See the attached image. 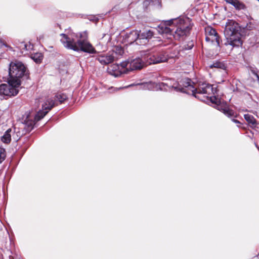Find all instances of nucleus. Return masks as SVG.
Here are the masks:
<instances>
[{
  "instance_id": "obj_1",
  "label": "nucleus",
  "mask_w": 259,
  "mask_h": 259,
  "mask_svg": "<svg viewBox=\"0 0 259 259\" xmlns=\"http://www.w3.org/2000/svg\"><path fill=\"white\" fill-rule=\"evenodd\" d=\"M183 22L179 19H170L160 24L157 30L167 38H171L172 36L176 39H180L186 36L190 30L189 26L182 25Z\"/></svg>"
},
{
  "instance_id": "obj_2",
  "label": "nucleus",
  "mask_w": 259,
  "mask_h": 259,
  "mask_svg": "<svg viewBox=\"0 0 259 259\" xmlns=\"http://www.w3.org/2000/svg\"><path fill=\"white\" fill-rule=\"evenodd\" d=\"M60 36L62 37L60 39L61 42L65 48L68 49L76 52L82 51L89 54H94L96 52L94 48L87 40L79 39L75 41L74 38V34L61 33Z\"/></svg>"
},
{
  "instance_id": "obj_3",
  "label": "nucleus",
  "mask_w": 259,
  "mask_h": 259,
  "mask_svg": "<svg viewBox=\"0 0 259 259\" xmlns=\"http://www.w3.org/2000/svg\"><path fill=\"white\" fill-rule=\"evenodd\" d=\"M241 28L239 24L233 20H228L226 22L224 35L227 39L225 45L238 47L241 44Z\"/></svg>"
},
{
  "instance_id": "obj_4",
  "label": "nucleus",
  "mask_w": 259,
  "mask_h": 259,
  "mask_svg": "<svg viewBox=\"0 0 259 259\" xmlns=\"http://www.w3.org/2000/svg\"><path fill=\"white\" fill-rule=\"evenodd\" d=\"M144 59L147 64H158L168 61L167 53L159 48H153L144 52Z\"/></svg>"
},
{
  "instance_id": "obj_5",
  "label": "nucleus",
  "mask_w": 259,
  "mask_h": 259,
  "mask_svg": "<svg viewBox=\"0 0 259 259\" xmlns=\"http://www.w3.org/2000/svg\"><path fill=\"white\" fill-rule=\"evenodd\" d=\"M67 99V96L64 94H57L55 95V99H48L42 104V110H39L35 116L36 121L41 119L53 107L57 105V102L60 104Z\"/></svg>"
},
{
  "instance_id": "obj_6",
  "label": "nucleus",
  "mask_w": 259,
  "mask_h": 259,
  "mask_svg": "<svg viewBox=\"0 0 259 259\" xmlns=\"http://www.w3.org/2000/svg\"><path fill=\"white\" fill-rule=\"evenodd\" d=\"M21 85V81L8 79V84L3 83L0 85V96L10 97L17 95L19 88Z\"/></svg>"
},
{
  "instance_id": "obj_7",
  "label": "nucleus",
  "mask_w": 259,
  "mask_h": 259,
  "mask_svg": "<svg viewBox=\"0 0 259 259\" xmlns=\"http://www.w3.org/2000/svg\"><path fill=\"white\" fill-rule=\"evenodd\" d=\"M26 68L21 62H11L9 65L8 78L20 81V78L26 74Z\"/></svg>"
},
{
  "instance_id": "obj_8",
  "label": "nucleus",
  "mask_w": 259,
  "mask_h": 259,
  "mask_svg": "<svg viewBox=\"0 0 259 259\" xmlns=\"http://www.w3.org/2000/svg\"><path fill=\"white\" fill-rule=\"evenodd\" d=\"M145 64L147 65L144 59V56H142V58L139 57L135 59L130 58L122 62V66L127 69V73L129 71L141 69Z\"/></svg>"
},
{
  "instance_id": "obj_9",
  "label": "nucleus",
  "mask_w": 259,
  "mask_h": 259,
  "mask_svg": "<svg viewBox=\"0 0 259 259\" xmlns=\"http://www.w3.org/2000/svg\"><path fill=\"white\" fill-rule=\"evenodd\" d=\"M205 32V40L207 42H210L214 45L216 44L217 47H220V38L215 29L210 26L206 27Z\"/></svg>"
},
{
  "instance_id": "obj_10",
  "label": "nucleus",
  "mask_w": 259,
  "mask_h": 259,
  "mask_svg": "<svg viewBox=\"0 0 259 259\" xmlns=\"http://www.w3.org/2000/svg\"><path fill=\"white\" fill-rule=\"evenodd\" d=\"M216 89H214L210 84L206 82H199L197 87L195 89V94L193 96L195 98H199L197 94H214Z\"/></svg>"
},
{
  "instance_id": "obj_11",
  "label": "nucleus",
  "mask_w": 259,
  "mask_h": 259,
  "mask_svg": "<svg viewBox=\"0 0 259 259\" xmlns=\"http://www.w3.org/2000/svg\"><path fill=\"white\" fill-rule=\"evenodd\" d=\"M158 87L160 90L168 91L174 89L176 92H186L185 89L180 88L179 83L173 79H168L166 82H159Z\"/></svg>"
},
{
  "instance_id": "obj_12",
  "label": "nucleus",
  "mask_w": 259,
  "mask_h": 259,
  "mask_svg": "<svg viewBox=\"0 0 259 259\" xmlns=\"http://www.w3.org/2000/svg\"><path fill=\"white\" fill-rule=\"evenodd\" d=\"M123 41L126 45H131L134 42L140 44L139 39V31L138 30H133L130 32H127L123 37Z\"/></svg>"
},
{
  "instance_id": "obj_13",
  "label": "nucleus",
  "mask_w": 259,
  "mask_h": 259,
  "mask_svg": "<svg viewBox=\"0 0 259 259\" xmlns=\"http://www.w3.org/2000/svg\"><path fill=\"white\" fill-rule=\"evenodd\" d=\"M108 72L115 77H119L122 74L127 73V69L122 67L121 62L120 64H114L111 65L108 68Z\"/></svg>"
},
{
  "instance_id": "obj_14",
  "label": "nucleus",
  "mask_w": 259,
  "mask_h": 259,
  "mask_svg": "<svg viewBox=\"0 0 259 259\" xmlns=\"http://www.w3.org/2000/svg\"><path fill=\"white\" fill-rule=\"evenodd\" d=\"M116 54L114 52H108L106 54H102L97 56L96 59L103 65H108L114 60Z\"/></svg>"
},
{
  "instance_id": "obj_15",
  "label": "nucleus",
  "mask_w": 259,
  "mask_h": 259,
  "mask_svg": "<svg viewBox=\"0 0 259 259\" xmlns=\"http://www.w3.org/2000/svg\"><path fill=\"white\" fill-rule=\"evenodd\" d=\"M139 31V39L140 44H146L152 37H154L155 33L153 30L145 28L142 31Z\"/></svg>"
},
{
  "instance_id": "obj_16",
  "label": "nucleus",
  "mask_w": 259,
  "mask_h": 259,
  "mask_svg": "<svg viewBox=\"0 0 259 259\" xmlns=\"http://www.w3.org/2000/svg\"><path fill=\"white\" fill-rule=\"evenodd\" d=\"M214 107L229 117L234 116V111L229 108L226 102L221 101V103L217 104Z\"/></svg>"
},
{
  "instance_id": "obj_17",
  "label": "nucleus",
  "mask_w": 259,
  "mask_h": 259,
  "mask_svg": "<svg viewBox=\"0 0 259 259\" xmlns=\"http://www.w3.org/2000/svg\"><path fill=\"white\" fill-rule=\"evenodd\" d=\"M191 80L189 78H185L182 81V84H179L180 88L185 89L187 92H183L186 94H190V92L192 93L193 95L195 94V88L191 84Z\"/></svg>"
},
{
  "instance_id": "obj_18",
  "label": "nucleus",
  "mask_w": 259,
  "mask_h": 259,
  "mask_svg": "<svg viewBox=\"0 0 259 259\" xmlns=\"http://www.w3.org/2000/svg\"><path fill=\"white\" fill-rule=\"evenodd\" d=\"M23 123L25 125L24 128L26 132H31L35 124L34 121L32 119H30L28 116H27Z\"/></svg>"
},
{
  "instance_id": "obj_19",
  "label": "nucleus",
  "mask_w": 259,
  "mask_h": 259,
  "mask_svg": "<svg viewBox=\"0 0 259 259\" xmlns=\"http://www.w3.org/2000/svg\"><path fill=\"white\" fill-rule=\"evenodd\" d=\"M225 1L233 6L237 10H240L245 8V5L238 0H225Z\"/></svg>"
},
{
  "instance_id": "obj_20",
  "label": "nucleus",
  "mask_w": 259,
  "mask_h": 259,
  "mask_svg": "<svg viewBox=\"0 0 259 259\" xmlns=\"http://www.w3.org/2000/svg\"><path fill=\"white\" fill-rule=\"evenodd\" d=\"M13 133L11 128H9L7 130L4 135L2 137V141L6 144L10 143L11 141V133Z\"/></svg>"
},
{
  "instance_id": "obj_21",
  "label": "nucleus",
  "mask_w": 259,
  "mask_h": 259,
  "mask_svg": "<svg viewBox=\"0 0 259 259\" xmlns=\"http://www.w3.org/2000/svg\"><path fill=\"white\" fill-rule=\"evenodd\" d=\"M244 117L248 124H250L252 126H256V120L252 115L249 114H246L244 115Z\"/></svg>"
},
{
  "instance_id": "obj_22",
  "label": "nucleus",
  "mask_w": 259,
  "mask_h": 259,
  "mask_svg": "<svg viewBox=\"0 0 259 259\" xmlns=\"http://www.w3.org/2000/svg\"><path fill=\"white\" fill-rule=\"evenodd\" d=\"M210 68H215L223 70L226 69V66L223 62L216 61L209 65Z\"/></svg>"
},
{
  "instance_id": "obj_23",
  "label": "nucleus",
  "mask_w": 259,
  "mask_h": 259,
  "mask_svg": "<svg viewBox=\"0 0 259 259\" xmlns=\"http://www.w3.org/2000/svg\"><path fill=\"white\" fill-rule=\"evenodd\" d=\"M31 58L36 63H40L43 59V55L41 53L32 54Z\"/></svg>"
},
{
  "instance_id": "obj_24",
  "label": "nucleus",
  "mask_w": 259,
  "mask_h": 259,
  "mask_svg": "<svg viewBox=\"0 0 259 259\" xmlns=\"http://www.w3.org/2000/svg\"><path fill=\"white\" fill-rule=\"evenodd\" d=\"M6 153L5 149L0 147V163H1L6 158Z\"/></svg>"
},
{
  "instance_id": "obj_25",
  "label": "nucleus",
  "mask_w": 259,
  "mask_h": 259,
  "mask_svg": "<svg viewBox=\"0 0 259 259\" xmlns=\"http://www.w3.org/2000/svg\"><path fill=\"white\" fill-rule=\"evenodd\" d=\"M18 48L22 52V53H23L24 51H26V48H27V44L25 43L24 42H21L19 44Z\"/></svg>"
},
{
  "instance_id": "obj_26",
  "label": "nucleus",
  "mask_w": 259,
  "mask_h": 259,
  "mask_svg": "<svg viewBox=\"0 0 259 259\" xmlns=\"http://www.w3.org/2000/svg\"><path fill=\"white\" fill-rule=\"evenodd\" d=\"M136 85L139 86L141 89H148L149 90L151 88V83H138Z\"/></svg>"
},
{
  "instance_id": "obj_27",
  "label": "nucleus",
  "mask_w": 259,
  "mask_h": 259,
  "mask_svg": "<svg viewBox=\"0 0 259 259\" xmlns=\"http://www.w3.org/2000/svg\"><path fill=\"white\" fill-rule=\"evenodd\" d=\"M210 101L212 103L215 104L214 106H215L217 104L221 103V101L220 99L217 98L215 96L211 97L210 98Z\"/></svg>"
},
{
  "instance_id": "obj_28",
  "label": "nucleus",
  "mask_w": 259,
  "mask_h": 259,
  "mask_svg": "<svg viewBox=\"0 0 259 259\" xmlns=\"http://www.w3.org/2000/svg\"><path fill=\"white\" fill-rule=\"evenodd\" d=\"M33 45L29 42L27 44V48H26V51H30L33 49Z\"/></svg>"
},
{
  "instance_id": "obj_29",
  "label": "nucleus",
  "mask_w": 259,
  "mask_h": 259,
  "mask_svg": "<svg viewBox=\"0 0 259 259\" xmlns=\"http://www.w3.org/2000/svg\"><path fill=\"white\" fill-rule=\"evenodd\" d=\"M3 46H5L7 48H10V49H12V48L8 45L5 44L1 39H0V48H1Z\"/></svg>"
},
{
  "instance_id": "obj_30",
  "label": "nucleus",
  "mask_w": 259,
  "mask_h": 259,
  "mask_svg": "<svg viewBox=\"0 0 259 259\" xmlns=\"http://www.w3.org/2000/svg\"><path fill=\"white\" fill-rule=\"evenodd\" d=\"M232 121L236 123H240V121L237 119H233Z\"/></svg>"
},
{
  "instance_id": "obj_31",
  "label": "nucleus",
  "mask_w": 259,
  "mask_h": 259,
  "mask_svg": "<svg viewBox=\"0 0 259 259\" xmlns=\"http://www.w3.org/2000/svg\"><path fill=\"white\" fill-rule=\"evenodd\" d=\"M134 84H131L130 85H127V86L124 87L123 88H128V87H132V86H134Z\"/></svg>"
},
{
  "instance_id": "obj_32",
  "label": "nucleus",
  "mask_w": 259,
  "mask_h": 259,
  "mask_svg": "<svg viewBox=\"0 0 259 259\" xmlns=\"http://www.w3.org/2000/svg\"><path fill=\"white\" fill-rule=\"evenodd\" d=\"M106 36H107L108 37V41H109L110 40V35L109 34H107V35L104 34V36L103 37Z\"/></svg>"
},
{
  "instance_id": "obj_33",
  "label": "nucleus",
  "mask_w": 259,
  "mask_h": 259,
  "mask_svg": "<svg viewBox=\"0 0 259 259\" xmlns=\"http://www.w3.org/2000/svg\"><path fill=\"white\" fill-rule=\"evenodd\" d=\"M257 77H258V78L259 79V77H258V76H257Z\"/></svg>"
},
{
  "instance_id": "obj_34",
  "label": "nucleus",
  "mask_w": 259,
  "mask_h": 259,
  "mask_svg": "<svg viewBox=\"0 0 259 259\" xmlns=\"http://www.w3.org/2000/svg\"><path fill=\"white\" fill-rule=\"evenodd\" d=\"M259 1V0H258Z\"/></svg>"
}]
</instances>
